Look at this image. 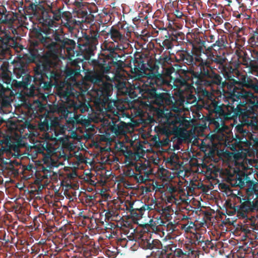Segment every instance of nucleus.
Masks as SVG:
<instances>
[{"label": "nucleus", "mask_w": 258, "mask_h": 258, "mask_svg": "<svg viewBox=\"0 0 258 258\" xmlns=\"http://www.w3.org/2000/svg\"><path fill=\"white\" fill-rule=\"evenodd\" d=\"M153 140L157 146H162L165 145V144L160 140L158 135L154 136L153 138Z\"/></svg>", "instance_id": "nucleus-56"}, {"label": "nucleus", "mask_w": 258, "mask_h": 258, "mask_svg": "<svg viewBox=\"0 0 258 258\" xmlns=\"http://www.w3.org/2000/svg\"><path fill=\"white\" fill-rule=\"evenodd\" d=\"M133 67L131 64L132 73L135 74V78L136 79L140 78L141 75L140 74L143 72H144L146 68L145 63H144L142 58H135L133 60Z\"/></svg>", "instance_id": "nucleus-32"}, {"label": "nucleus", "mask_w": 258, "mask_h": 258, "mask_svg": "<svg viewBox=\"0 0 258 258\" xmlns=\"http://www.w3.org/2000/svg\"><path fill=\"white\" fill-rule=\"evenodd\" d=\"M203 107L208 111V120L210 124L215 126V130L220 132L226 120L229 104L224 105L215 95L206 90H203Z\"/></svg>", "instance_id": "nucleus-8"}, {"label": "nucleus", "mask_w": 258, "mask_h": 258, "mask_svg": "<svg viewBox=\"0 0 258 258\" xmlns=\"http://www.w3.org/2000/svg\"><path fill=\"white\" fill-rule=\"evenodd\" d=\"M16 19V13L8 11L4 7L0 8V25L1 24L6 25L3 28H7V30L10 32V35H11V34L17 33V30L13 26Z\"/></svg>", "instance_id": "nucleus-26"}, {"label": "nucleus", "mask_w": 258, "mask_h": 258, "mask_svg": "<svg viewBox=\"0 0 258 258\" xmlns=\"http://www.w3.org/2000/svg\"><path fill=\"white\" fill-rule=\"evenodd\" d=\"M27 150L28 157L32 159H36L38 154H42L44 162L51 160V156L54 153V147L46 141H42L32 146H29Z\"/></svg>", "instance_id": "nucleus-20"}, {"label": "nucleus", "mask_w": 258, "mask_h": 258, "mask_svg": "<svg viewBox=\"0 0 258 258\" xmlns=\"http://www.w3.org/2000/svg\"><path fill=\"white\" fill-rule=\"evenodd\" d=\"M230 100L234 102L238 101V100L241 99H246L247 97H250L253 95V93L251 91H247L244 88L242 89H236L230 93Z\"/></svg>", "instance_id": "nucleus-33"}, {"label": "nucleus", "mask_w": 258, "mask_h": 258, "mask_svg": "<svg viewBox=\"0 0 258 258\" xmlns=\"http://www.w3.org/2000/svg\"><path fill=\"white\" fill-rule=\"evenodd\" d=\"M177 157L175 154L171 155L170 156V157L167 158L166 163H169L171 165H174L177 163Z\"/></svg>", "instance_id": "nucleus-54"}, {"label": "nucleus", "mask_w": 258, "mask_h": 258, "mask_svg": "<svg viewBox=\"0 0 258 258\" xmlns=\"http://www.w3.org/2000/svg\"><path fill=\"white\" fill-rule=\"evenodd\" d=\"M240 77H238V81H232V82H227L226 81H223L221 86L223 92L225 93V89H227V92H231V93L235 90L236 88V86L238 85L240 86Z\"/></svg>", "instance_id": "nucleus-41"}, {"label": "nucleus", "mask_w": 258, "mask_h": 258, "mask_svg": "<svg viewBox=\"0 0 258 258\" xmlns=\"http://www.w3.org/2000/svg\"><path fill=\"white\" fill-rule=\"evenodd\" d=\"M118 78H120L119 73L118 77L113 80V81L116 80V82L115 83V87L117 89V93L120 95H126L128 92V91L131 85L130 84H127L126 81H118ZM112 81H113V80Z\"/></svg>", "instance_id": "nucleus-37"}, {"label": "nucleus", "mask_w": 258, "mask_h": 258, "mask_svg": "<svg viewBox=\"0 0 258 258\" xmlns=\"http://www.w3.org/2000/svg\"><path fill=\"white\" fill-rule=\"evenodd\" d=\"M135 168L136 171L139 172V173H135L134 170L132 169H127L124 171V175L125 176L134 177L138 182H145L147 180V176L145 175H143L142 174H146L147 173L146 171L147 166L145 164H140L139 165L137 164L135 166Z\"/></svg>", "instance_id": "nucleus-29"}, {"label": "nucleus", "mask_w": 258, "mask_h": 258, "mask_svg": "<svg viewBox=\"0 0 258 258\" xmlns=\"http://www.w3.org/2000/svg\"><path fill=\"white\" fill-rule=\"evenodd\" d=\"M175 65H174V67H173L172 65L168 66L166 68H163L165 70V74H162L165 78L167 79L168 81H169L167 79V77H170V75L174 72H176V68L175 67Z\"/></svg>", "instance_id": "nucleus-50"}, {"label": "nucleus", "mask_w": 258, "mask_h": 258, "mask_svg": "<svg viewBox=\"0 0 258 258\" xmlns=\"http://www.w3.org/2000/svg\"><path fill=\"white\" fill-rule=\"evenodd\" d=\"M140 244L144 249L152 250L153 253L159 256L164 254L172 255L176 249V246L173 244L163 247L160 240L152 239L151 237L142 239Z\"/></svg>", "instance_id": "nucleus-19"}, {"label": "nucleus", "mask_w": 258, "mask_h": 258, "mask_svg": "<svg viewBox=\"0 0 258 258\" xmlns=\"http://www.w3.org/2000/svg\"><path fill=\"white\" fill-rule=\"evenodd\" d=\"M92 15L88 14L86 10L80 9L74 13V18L76 19L77 22L80 26L83 23H90L93 21Z\"/></svg>", "instance_id": "nucleus-31"}, {"label": "nucleus", "mask_w": 258, "mask_h": 258, "mask_svg": "<svg viewBox=\"0 0 258 258\" xmlns=\"http://www.w3.org/2000/svg\"><path fill=\"white\" fill-rule=\"evenodd\" d=\"M226 127V125L224 124V126L223 127L222 131L220 132H217V131L215 130V128H214V131L216 132L218 135H214L212 136V139L211 140V143H208L207 145L205 146V147H202V150L204 152L205 157L206 158H208L209 160L212 161H214L215 162H218V159L219 158L218 156V146L217 143H215L212 141V139L215 136H218L219 138H220L221 136H222L221 139H218L219 140H223L224 139H226V136L224 135V128Z\"/></svg>", "instance_id": "nucleus-25"}, {"label": "nucleus", "mask_w": 258, "mask_h": 258, "mask_svg": "<svg viewBox=\"0 0 258 258\" xmlns=\"http://www.w3.org/2000/svg\"><path fill=\"white\" fill-rule=\"evenodd\" d=\"M238 210L237 209V206H236L233 209H226V213L229 216H233L237 214V216L238 217Z\"/></svg>", "instance_id": "nucleus-55"}, {"label": "nucleus", "mask_w": 258, "mask_h": 258, "mask_svg": "<svg viewBox=\"0 0 258 258\" xmlns=\"http://www.w3.org/2000/svg\"><path fill=\"white\" fill-rule=\"evenodd\" d=\"M243 34H238L236 35V39H235V47L236 49L237 48H241L245 44V38L243 36Z\"/></svg>", "instance_id": "nucleus-49"}, {"label": "nucleus", "mask_w": 258, "mask_h": 258, "mask_svg": "<svg viewBox=\"0 0 258 258\" xmlns=\"http://www.w3.org/2000/svg\"><path fill=\"white\" fill-rule=\"evenodd\" d=\"M6 145H8L11 148L12 151L14 152V155L15 157L19 158L22 155L20 149L24 147L25 144H23L21 141L12 143L7 141L6 142Z\"/></svg>", "instance_id": "nucleus-39"}, {"label": "nucleus", "mask_w": 258, "mask_h": 258, "mask_svg": "<svg viewBox=\"0 0 258 258\" xmlns=\"http://www.w3.org/2000/svg\"><path fill=\"white\" fill-rule=\"evenodd\" d=\"M233 65L234 66V69L238 70V69L240 67L242 63H241V61L239 59H237V60L234 61L233 62Z\"/></svg>", "instance_id": "nucleus-60"}, {"label": "nucleus", "mask_w": 258, "mask_h": 258, "mask_svg": "<svg viewBox=\"0 0 258 258\" xmlns=\"http://www.w3.org/2000/svg\"><path fill=\"white\" fill-rule=\"evenodd\" d=\"M36 13L34 14L38 23L46 28H52V20L51 19L54 10L51 6L48 5L45 7L43 5L36 4Z\"/></svg>", "instance_id": "nucleus-23"}, {"label": "nucleus", "mask_w": 258, "mask_h": 258, "mask_svg": "<svg viewBox=\"0 0 258 258\" xmlns=\"http://www.w3.org/2000/svg\"><path fill=\"white\" fill-rule=\"evenodd\" d=\"M249 47L252 49L253 54L258 55V30H252L249 33L247 40Z\"/></svg>", "instance_id": "nucleus-35"}, {"label": "nucleus", "mask_w": 258, "mask_h": 258, "mask_svg": "<svg viewBox=\"0 0 258 258\" xmlns=\"http://www.w3.org/2000/svg\"><path fill=\"white\" fill-rule=\"evenodd\" d=\"M234 29V33H235L236 35H237V34H244V29L243 28H235Z\"/></svg>", "instance_id": "nucleus-58"}, {"label": "nucleus", "mask_w": 258, "mask_h": 258, "mask_svg": "<svg viewBox=\"0 0 258 258\" xmlns=\"http://www.w3.org/2000/svg\"><path fill=\"white\" fill-rule=\"evenodd\" d=\"M258 94L247 97L246 103L240 107L236 104L235 107L229 102L226 120L237 117L240 123L235 127V136L228 142L227 146L233 151L242 150L244 147L250 149L258 144V116L255 112L258 109Z\"/></svg>", "instance_id": "nucleus-3"}, {"label": "nucleus", "mask_w": 258, "mask_h": 258, "mask_svg": "<svg viewBox=\"0 0 258 258\" xmlns=\"http://www.w3.org/2000/svg\"><path fill=\"white\" fill-rule=\"evenodd\" d=\"M240 188H245L246 196L245 197L255 198L258 193V180L251 174L242 173L238 175L234 184Z\"/></svg>", "instance_id": "nucleus-18"}, {"label": "nucleus", "mask_w": 258, "mask_h": 258, "mask_svg": "<svg viewBox=\"0 0 258 258\" xmlns=\"http://www.w3.org/2000/svg\"><path fill=\"white\" fill-rule=\"evenodd\" d=\"M99 37L98 31L90 29L83 33L82 39L79 43V47L85 58L90 57L94 55V51L98 43Z\"/></svg>", "instance_id": "nucleus-17"}, {"label": "nucleus", "mask_w": 258, "mask_h": 258, "mask_svg": "<svg viewBox=\"0 0 258 258\" xmlns=\"http://www.w3.org/2000/svg\"><path fill=\"white\" fill-rule=\"evenodd\" d=\"M62 26L68 28L70 32H72L76 26H80L76 19H74V17L69 20L68 22L66 21Z\"/></svg>", "instance_id": "nucleus-47"}, {"label": "nucleus", "mask_w": 258, "mask_h": 258, "mask_svg": "<svg viewBox=\"0 0 258 258\" xmlns=\"http://www.w3.org/2000/svg\"><path fill=\"white\" fill-rule=\"evenodd\" d=\"M132 32V29L126 23L119 22L111 26L105 34L106 38L109 37L111 40L104 41L105 50L115 55L124 56L125 50L130 45L129 39Z\"/></svg>", "instance_id": "nucleus-7"}, {"label": "nucleus", "mask_w": 258, "mask_h": 258, "mask_svg": "<svg viewBox=\"0 0 258 258\" xmlns=\"http://www.w3.org/2000/svg\"><path fill=\"white\" fill-rule=\"evenodd\" d=\"M74 67L67 68L65 71V81L60 82L61 77V73L59 69V62L57 65V70H58L60 77L57 80L56 83H54L50 89L47 90L44 89L43 85L44 83L49 82L43 75L42 79L39 80L36 79L35 76L34 82L35 85L32 87V89L29 90V94L30 95H34V93L39 94L40 98L42 99L46 98L51 94V90L53 87L56 88V96L62 101H65L69 107H73L74 111L78 113H83L88 111L89 108H91L90 103L86 100H80L78 97H76L74 93V89L72 88L78 84L77 79L81 76V68L78 65H76V62H74Z\"/></svg>", "instance_id": "nucleus-5"}, {"label": "nucleus", "mask_w": 258, "mask_h": 258, "mask_svg": "<svg viewBox=\"0 0 258 258\" xmlns=\"http://www.w3.org/2000/svg\"><path fill=\"white\" fill-rule=\"evenodd\" d=\"M0 78L2 82H0V102L4 101L10 96L13 95L12 91L13 83H11L12 78L10 75V72L7 67L3 63L0 66Z\"/></svg>", "instance_id": "nucleus-21"}, {"label": "nucleus", "mask_w": 258, "mask_h": 258, "mask_svg": "<svg viewBox=\"0 0 258 258\" xmlns=\"http://www.w3.org/2000/svg\"><path fill=\"white\" fill-rule=\"evenodd\" d=\"M218 71L221 73L223 76H226V75H231L232 73H235V74L238 77H240V75L242 73L240 72L238 70L234 69V68L231 66V63H227V61L225 63H224L222 67H218Z\"/></svg>", "instance_id": "nucleus-36"}, {"label": "nucleus", "mask_w": 258, "mask_h": 258, "mask_svg": "<svg viewBox=\"0 0 258 258\" xmlns=\"http://www.w3.org/2000/svg\"><path fill=\"white\" fill-rule=\"evenodd\" d=\"M74 17L72 16V14L68 11H64L62 12L60 9H56L54 10L53 15L52 16L51 19L53 21L52 28L55 26L56 22L59 21L61 20L62 25L64 24L66 21L68 22L69 20L71 19Z\"/></svg>", "instance_id": "nucleus-30"}, {"label": "nucleus", "mask_w": 258, "mask_h": 258, "mask_svg": "<svg viewBox=\"0 0 258 258\" xmlns=\"http://www.w3.org/2000/svg\"><path fill=\"white\" fill-rule=\"evenodd\" d=\"M170 34H171L173 39H174V41H175V46L180 45L184 39L185 35L182 32L174 30L172 31Z\"/></svg>", "instance_id": "nucleus-45"}, {"label": "nucleus", "mask_w": 258, "mask_h": 258, "mask_svg": "<svg viewBox=\"0 0 258 258\" xmlns=\"http://www.w3.org/2000/svg\"><path fill=\"white\" fill-rule=\"evenodd\" d=\"M158 212L161 216L160 219H158L157 221V224H159L160 225H164L165 222L163 221L161 217H163L167 221H169L171 218V215L170 214L171 208L167 206L165 208H162L159 210Z\"/></svg>", "instance_id": "nucleus-40"}, {"label": "nucleus", "mask_w": 258, "mask_h": 258, "mask_svg": "<svg viewBox=\"0 0 258 258\" xmlns=\"http://www.w3.org/2000/svg\"><path fill=\"white\" fill-rule=\"evenodd\" d=\"M227 43V37L226 35H218V39L215 41V42L212 45V47H215L217 46L219 47L218 50H224L227 47L226 44Z\"/></svg>", "instance_id": "nucleus-42"}, {"label": "nucleus", "mask_w": 258, "mask_h": 258, "mask_svg": "<svg viewBox=\"0 0 258 258\" xmlns=\"http://www.w3.org/2000/svg\"><path fill=\"white\" fill-rule=\"evenodd\" d=\"M201 68L194 75L196 85L198 87H213L214 85L220 86L223 82L221 75L212 70H209V63L206 61H202Z\"/></svg>", "instance_id": "nucleus-13"}, {"label": "nucleus", "mask_w": 258, "mask_h": 258, "mask_svg": "<svg viewBox=\"0 0 258 258\" xmlns=\"http://www.w3.org/2000/svg\"><path fill=\"white\" fill-rule=\"evenodd\" d=\"M135 90H138L142 93V89L140 86H136V84H133V85L130 86V89L126 96H128L131 98H135L138 96L137 93Z\"/></svg>", "instance_id": "nucleus-46"}, {"label": "nucleus", "mask_w": 258, "mask_h": 258, "mask_svg": "<svg viewBox=\"0 0 258 258\" xmlns=\"http://www.w3.org/2000/svg\"><path fill=\"white\" fill-rule=\"evenodd\" d=\"M36 4H35L33 3H30L29 4V5L27 7V9L29 10L32 11V14L34 16V14H35V13H36Z\"/></svg>", "instance_id": "nucleus-57"}, {"label": "nucleus", "mask_w": 258, "mask_h": 258, "mask_svg": "<svg viewBox=\"0 0 258 258\" xmlns=\"http://www.w3.org/2000/svg\"><path fill=\"white\" fill-rule=\"evenodd\" d=\"M175 59L176 62L178 63H183L189 66H197L199 68V70L201 68L202 61L207 60L202 58L201 53H192L187 50L177 51L175 56Z\"/></svg>", "instance_id": "nucleus-22"}, {"label": "nucleus", "mask_w": 258, "mask_h": 258, "mask_svg": "<svg viewBox=\"0 0 258 258\" xmlns=\"http://www.w3.org/2000/svg\"><path fill=\"white\" fill-rule=\"evenodd\" d=\"M29 43L32 47L29 60L36 63L35 69L36 79L40 80L43 75L49 82L44 83V88L47 90L56 83L60 77L57 70L59 61L57 55L58 48L66 49L69 54L74 52L76 42L66 38L61 28H52L33 27Z\"/></svg>", "instance_id": "nucleus-1"}, {"label": "nucleus", "mask_w": 258, "mask_h": 258, "mask_svg": "<svg viewBox=\"0 0 258 258\" xmlns=\"http://www.w3.org/2000/svg\"><path fill=\"white\" fill-rule=\"evenodd\" d=\"M5 154H6L8 157H10L11 156H14V153H13L11 148H10L8 145H6V147L2 146L0 148V159L3 164L7 165L9 164V162L7 161V159L5 160L3 157Z\"/></svg>", "instance_id": "nucleus-43"}, {"label": "nucleus", "mask_w": 258, "mask_h": 258, "mask_svg": "<svg viewBox=\"0 0 258 258\" xmlns=\"http://www.w3.org/2000/svg\"><path fill=\"white\" fill-rule=\"evenodd\" d=\"M176 68V73L179 75V77L175 78L174 80L173 86L179 91L178 94L176 95H183L186 100L187 97H189L193 89L192 86L188 82H191V84H195L194 75L197 71H194L192 69H188L186 65L181 66L179 64H175Z\"/></svg>", "instance_id": "nucleus-12"}, {"label": "nucleus", "mask_w": 258, "mask_h": 258, "mask_svg": "<svg viewBox=\"0 0 258 258\" xmlns=\"http://www.w3.org/2000/svg\"><path fill=\"white\" fill-rule=\"evenodd\" d=\"M126 209L127 210H129L131 212V214L133 215H135L136 213L135 210L133 208V204H132L131 203H130V207H127Z\"/></svg>", "instance_id": "nucleus-62"}, {"label": "nucleus", "mask_w": 258, "mask_h": 258, "mask_svg": "<svg viewBox=\"0 0 258 258\" xmlns=\"http://www.w3.org/2000/svg\"><path fill=\"white\" fill-rule=\"evenodd\" d=\"M224 13V10H223L222 11V12L219 13L218 14H216L215 16H213L214 18H213V19L215 20V21L218 24H221L223 23V16L222 15V14Z\"/></svg>", "instance_id": "nucleus-51"}, {"label": "nucleus", "mask_w": 258, "mask_h": 258, "mask_svg": "<svg viewBox=\"0 0 258 258\" xmlns=\"http://www.w3.org/2000/svg\"><path fill=\"white\" fill-rule=\"evenodd\" d=\"M240 86L247 91L258 94V79L254 77L242 73L240 77Z\"/></svg>", "instance_id": "nucleus-28"}, {"label": "nucleus", "mask_w": 258, "mask_h": 258, "mask_svg": "<svg viewBox=\"0 0 258 258\" xmlns=\"http://www.w3.org/2000/svg\"><path fill=\"white\" fill-rule=\"evenodd\" d=\"M147 76L146 87L142 89V96L151 104L158 91V88L165 91L166 88L164 87L171 86V85L170 81H168L162 74L158 72H150Z\"/></svg>", "instance_id": "nucleus-11"}, {"label": "nucleus", "mask_w": 258, "mask_h": 258, "mask_svg": "<svg viewBox=\"0 0 258 258\" xmlns=\"http://www.w3.org/2000/svg\"><path fill=\"white\" fill-rule=\"evenodd\" d=\"M251 54L250 57L243 48H237L235 50V54L238 59L241 61L242 65L247 69V73L258 77V55L253 54L252 49H248Z\"/></svg>", "instance_id": "nucleus-16"}, {"label": "nucleus", "mask_w": 258, "mask_h": 258, "mask_svg": "<svg viewBox=\"0 0 258 258\" xmlns=\"http://www.w3.org/2000/svg\"><path fill=\"white\" fill-rule=\"evenodd\" d=\"M11 48L19 51L23 50V46L17 42L16 37L10 35L7 28L0 25V60L4 59L6 55L10 54Z\"/></svg>", "instance_id": "nucleus-15"}, {"label": "nucleus", "mask_w": 258, "mask_h": 258, "mask_svg": "<svg viewBox=\"0 0 258 258\" xmlns=\"http://www.w3.org/2000/svg\"><path fill=\"white\" fill-rule=\"evenodd\" d=\"M30 97H38V99L31 106V108L34 113L42 116L38 124V128L41 131L48 132L52 135L54 134L55 137L63 134L64 127L60 123V119L63 118L74 128H77V125H82L85 127H88L90 125L88 116L75 114L77 113L73 111V107H69L64 101L59 99L56 104L50 105L47 103L43 104L40 101H47L48 96L46 99H42L38 95Z\"/></svg>", "instance_id": "nucleus-4"}, {"label": "nucleus", "mask_w": 258, "mask_h": 258, "mask_svg": "<svg viewBox=\"0 0 258 258\" xmlns=\"http://www.w3.org/2000/svg\"><path fill=\"white\" fill-rule=\"evenodd\" d=\"M16 21H18V24H15V22L14 23V27L17 30V34H13L14 36L12 37H15L17 38V42L18 39L19 38V35H20L21 31L23 28H26V26L28 25V23L26 22L27 18L26 15H21L20 16H18V14L16 13Z\"/></svg>", "instance_id": "nucleus-34"}, {"label": "nucleus", "mask_w": 258, "mask_h": 258, "mask_svg": "<svg viewBox=\"0 0 258 258\" xmlns=\"http://www.w3.org/2000/svg\"><path fill=\"white\" fill-rule=\"evenodd\" d=\"M238 210V218H247L249 213L258 212V200L255 198L244 197L240 200V205H237Z\"/></svg>", "instance_id": "nucleus-24"}, {"label": "nucleus", "mask_w": 258, "mask_h": 258, "mask_svg": "<svg viewBox=\"0 0 258 258\" xmlns=\"http://www.w3.org/2000/svg\"><path fill=\"white\" fill-rule=\"evenodd\" d=\"M165 92L158 91L156 93L152 104L163 108L156 110V115L161 125L159 133L168 136L174 135L182 136L185 132L190 126V121L188 117L180 113L185 109V105L191 104L196 101L194 95H190L185 100L183 95L171 96L166 90Z\"/></svg>", "instance_id": "nucleus-2"}, {"label": "nucleus", "mask_w": 258, "mask_h": 258, "mask_svg": "<svg viewBox=\"0 0 258 258\" xmlns=\"http://www.w3.org/2000/svg\"><path fill=\"white\" fill-rule=\"evenodd\" d=\"M122 57V55L108 52L106 54H101L97 59H90L89 62L94 71L104 76L106 80L111 82L118 77L119 73L125 67L124 62L118 59Z\"/></svg>", "instance_id": "nucleus-9"}, {"label": "nucleus", "mask_w": 258, "mask_h": 258, "mask_svg": "<svg viewBox=\"0 0 258 258\" xmlns=\"http://www.w3.org/2000/svg\"><path fill=\"white\" fill-rule=\"evenodd\" d=\"M200 245L202 247L203 251L206 253L210 252V249H213L214 247V244L211 241L207 240L202 242V244Z\"/></svg>", "instance_id": "nucleus-48"}, {"label": "nucleus", "mask_w": 258, "mask_h": 258, "mask_svg": "<svg viewBox=\"0 0 258 258\" xmlns=\"http://www.w3.org/2000/svg\"><path fill=\"white\" fill-rule=\"evenodd\" d=\"M32 47L30 43L29 55L27 56V60L20 59L19 61L14 63L13 69L14 76L19 80L18 81L14 80L13 85L17 88H23L26 90V95L28 96H33L29 94V90L32 89V87L35 85L34 82L35 76V69L36 67V63L35 62H30L29 58L30 56V51ZM34 96L38 95L40 98L39 94L34 93Z\"/></svg>", "instance_id": "nucleus-10"}, {"label": "nucleus", "mask_w": 258, "mask_h": 258, "mask_svg": "<svg viewBox=\"0 0 258 258\" xmlns=\"http://www.w3.org/2000/svg\"><path fill=\"white\" fill-rule=\"evenodd\" d=\"M196 238L197 239V241H198V244L199 245H200V244H202V241H204L203 240L204 238L200 234L196 235Z\"/></svg>", "instance_id": "nucleus-63"}, {"label": "nucleus", "mask_w": 258, "mask_h": 258, "mask_svg": "<svg viewBox=\"0 0 258 258\" xmlns=\"http://www.w3.org/2000/svg\"><path fill=\"white\" fill-rule=\"evenodd\" d=\"M85 80L90 82L94 84V86L92 88V93L94 97V103L96 105V101L98 98L103 99V97H105V92L104 90L102 89L105 85L109 84L111 86L112 89L109 91L108 98L112 94L113 91V85L107 82H104L103 80L105 77L103 75H101L100 74L93 70V71L87 72L85 76Z\"/></svg>", "instance_id": "nucleus-14"}, {"label": "nucleus", "mask_w": 258, "mask_h": 258, "mask_svg": "<svg viewBox=\"0 0 258 258\" xmlns=\"http://www.w3.org/2000/svg\"><path fill=\"white\" fill-rule=\"evenodd\" d=\"M148 17L146 16L144 18H142V16H138L137 17H136L134 19L133 21L135 23L137 22H141L145 26L148 24V21L147 20Z\"/></svg>", "instance_id": "nucleus-52"}, {"label": "nucleus", "mask_w": 258, "mask_h": 258, "mask_svg": "<svg viewBox=\"0 0 258 258\" xmlns=\"http://www.w3.org/2000/svg\"><path fill=\"white\" fill-rule=\"evenodd\" d=\"M173 14L177 18H181L183 16L182 12L177 9H176L175 11L173 12Z\"/></svg>", "instance_id": "nucleus-59"}, {"label": "nucleus", "mask_w": 258, "mask_h": 258, "mask_svg": "<svg viewBox=\"0 0 258 258\" xmlns=\"http://www.w3.org/2000/svg\"><path fill=\"white\" fill-rule=\"evenodd\" d=\"M224 77L225 79L224 81L227 82H232V81H238V77H237L235 73H232L231 75H226Z\"/></svg>", "instance_id": "nucleus-53"}, {"label": "nucleus", "mask_w": 258, "mask_h": 258, "mask_svg": "<svg viewBox=\"0 0 258 258\" xmlns=\"http://www.w3.org/2000/svg\"><path fill=\"white\" fill-rule=\"evenodd\" d=\"M102 89L105 92L103 99L98 98L96 101V109L100 113L108 116V130L114 136H124L130 132L132 126L130 122H125L126 119L131 120L130 114L125 112L127 107L118 101L108 98L109 91L112 89L110 85L106 84Z\"/></svg>", "instance_id": "nucleus-6"}, {"label": "nucleus", "mask_w": 258, "mask_h": 258, "mask_svg": "<svg viewBox=\"0 0 258 258\" xmlns=\"http://www.w3.org/2000/svg\"><path fill=\"white\" fill-rule=\"evenodd\" d=\"M156 61L162 66L163 68H166L171 66L172 59L169 54H166L165 53L162 54Z\"/></svg>", "instance_id": "nucleus-44"}, {"label": "nucleus", "mask_w": 258, "mask_h": 258, "mask_svg": "<svg viewBox=\"0 0 258 258\" xmlns=\"http://www.w3.org/2000/svg\"><path fill=\"white\" fill-rule=\"evenodd\" d=\"M114 215V212L113 211H109L108 212H106L105 214V218L107 219H109L111 217H112Z\"/></svg>", "instance_id": "nucleus-64"}, {"label": "nucleus", "mask_w": 258, "mask_h": 258, "mask_svg": "<svg viewBox=\"0 0 258 258\" xmlns=\"http://www.w3.org/2000/svg\"><path fill=\"white\" fill-rule=\"evenodd\" d=\"M208 59L207 61L209 63V68H211V66L213 63H215L214 67H216L215 69H218V67H222V66L227 61V58L226 56V51L225 50H218L215 49L213 52H210L207 55Z\"/></svg>", "instance_id": "nucleus-27"}, {"label": "nucleus", "mask_w": 258, "mask_h": 258, "mask_svg": "<svg viewBox=\"0 0 258 258\" xmlns=\"http://www.w3.org/2000/svg\"><path fill=\"white\" fill-rule=\"evenodd\" d=\"M182 254H183V253L181 249L179 248H176V250L173 253V255L177 256L178 257L181 256Z\"/></svg>", "instance_id": "nucleus-61"}, {"label": "nucleus", "mask_w": 258, "mask_h": 258, "mask_svg": "<svg viewBox=\"0 0 258 258\" xmlns=\"http://www.w3.org/2000/svg\"><path fill=\"white\" fill-rule=\"evenodd\" d=\"M167 35H165V39L162 41L161 44H160L161 50L162 51L164 49L166 50L172 49L174 46H175V41L173 39V37L171 34L169 32H167Z\"/></svg>", "instance_id": "nucleus-38"}]
</instances>
